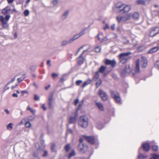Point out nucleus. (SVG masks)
Instances as JSON below:
<instances>
[{
	"label": "nucleus",
	"instance_id": "nucleus-1",
	"mask_svg": "<svg viewBox=\"0 0 159 159\" xmlns=\"http://www.w3.org/2000/svg\"><path fill=\"white\" fill-rule=\"evenodd\" d=\"M148 61L146 57H142L136 61V67L134 70H133L132 72L133 75L138 73L139 72V65L142 67H145L147 65Z\"/></svg>",
	"mask_w": 159,
	"mask_h": 159
},
{
	"label": "nucleus",
	"instance_id": "nucleus-2",
	"mask_svg": "<svg viewBox=\"0 0 159 159\" xmlns=\"http://www.w3.org/2000/svg\"><path fill=\"white\" fill-rule=\"evenodd\" d=\"M35 147L37 150L36 151L34 152L33 154L34 157L35 158V159H39L38 157V154L40 153L43 151L44 148L45 144L44 141H42L40 143H37L35 144Z\"/></svg>",
	"mask_w": 159,
	"mask_h": 159
},
{
	"label": "nucleus",
	"instance_id": "nucleus-3",
	"mask_svg": "<svg viewBox=\"0 0 159 159\" xmlns=\"http://www.w3.org/2000/svg\"><path fill=\"white\" fill-rule=\"evenodd\" d=\"M79 125L82 128H86L88 124V119L86 116H81L79 120Z\"/></svg>",
	"mask_w": 159,
	"mask_h": 159
},
{
	"label": "nucleus",
	"instance_id": "nucleus-4",
	"mask_svg": "<svg viewBox=\"0 0 159 159\" xmlns=\"http://www.w3.org/2000/svg\"><path fill=\"white\" fill-rule=\"evenodd\" d=\"M132 53L131 52L126 53H123L120 54L119 55L120 61L122 64L125 63L127 60L129 59V55L131 54Z\"/></svg>",
	"mask_w": 159,
	"mask_h": 159
},
{
	"label": "nucleus",
	"instance_id": "nucleus-5",
	"mask_svg": "<svg viewBox=\"0 0 159 159\" xmlns=\"http://www.w3.org/2000/svg\"><path fill=\"white\" fill-rule=\"evenodd\" d=\"M112 97L114 99L116 103H120L121 102V98L119 93L116 91H112L111 92Z\"/></svg>",
	"mask_w": 159,
	"mask_h": 159
},
{
	"label": "nucleus",
	"instance_id": "nucleus-6",
	"mask_svg": "<svg viewBox=\"0 0 159 159\" xmlns=\"http://www.w3.org/2000/svg\"><path fill=\"white\" fill-rule=\"evenodd\" d=\"M99 94L103 100L106 101L108 99V97L107 94L103 91L100 90L99 91Z\"/></svg>",
	"mask_w": 159,
	"mask_h": 159
},
{
	"label": "nucleus",
	"instance_id": "nucleus-7",
	"mask_svg": "<svg viewBox=\"0 0 159 159\" xmlns=\"http://www.w3.org/2000/svg\"><path fill=\"white\" fill-rule=\"evenodd\" d=\"M130 67L129 65H127L125 66V70L121 72V75L122 76H124L125 75V73H130Z\"/></svg>",
	"mask_w": 159,
	"mask_h": 159
},
{
	"label": "nucleus",
	"instance_id": "nucleus-8",
	"mask_svg": "<svg viewBox=\"0 0 159 159\" xmlns=\"http://www.w3.org/2000/svg\"><path fill=\"white\" fill-rule=\"evenodd\" d=\"M105 63L107 65H111V66L113 67L116 64V61L115 60H112L107 59L105 61Z\"/></svg>",
	"mask_w": 159,
	"mask_h": 159
},
{
	"label": "nucleus",
	"instance_id": "nucleus-9",
	"mask_svg": "<svg viewBox=\"0 0 159 159\" xmlns=\"http://www.w3.org/2000/svg\"><path fill=\"white\" fill-rule=\"evenodd\" d=\"M87 50H84L82 53L80 55L79 57L77 58V61L79 65H81L83 62L84 59L83 57H82V55Z\"/></svg>",
	"mask_w": 159,
	"mask_h": 159
},
{
	"label": "nucleus",
	"instance_id": "nucleus-10",
	"mask_svg": "<svg viewBox=\"0 0 159 159\" xmlns=\"http://www.w3.org/2000/svg\"><path fill=\"white\" fill-rule=\"evenodd\" d=\"M131 8V6L129 5H124L123 8L122 9L124 12H127L129 11Z\"/></svg>",
	"mask_w": 159,
	"mask_h": 159
},
{
	"label": "nucleus",
	"instance_id": "nucleus-11",
	"mask_svg": "<svg viewBox=\"0 0 159 159\" xmlns=\"http://www.w3.org/2000/svg\"><path fill=\"white\" fill-rule=\"evenodd\" d=\"M77 113L75 112L73 116H71L69 119V122L70 124L74 123L77 118Z\"/></svg>",
	"mask_w": 159,
	"mask_h": 159
},
{
	"label": "nucleus",
	"instance_id": "nucleus-12",
	"mask_svg": "<svg viewBox=\"0 0 159 159\" xmlns=\"http://www.w3.org/2000/svg\"><path fill=\"white\" fill-rule=\"evenodd\" d=\"M85 138L89 143L93 144L94 142V138L92 136H85Z\"/></svg>",
	"mask_w": 159,
	"mask_h": 159
},
{
	"label": "nucleus",
	"instance_id": "nucleus-13",
	"mask_svg": "<svg viewBox=\"0 0 159 159\" xmlns=\"http://www.w3.org/2000/svg\"><path fill=\"white\" fill-rule=\"evenodd\" d=\"M96 105L101 111L104 110V108L102 104L100 102H95Z\"/></svg>",
	"mask_w": 159,
	"mask_h": 159
},
{
	"label": "nucleus",
	"instance_id": "nucleus-14",
	"mask_svg": "<svg viewBox=\"0 0 159 159\" xmlns=\"http://www.w3.org/2000/svg\"><path fill=\"white\" fill-rule=\"evenodd\" d=\"M18 75H16L15 77H13L11 79L10 81L7 84L5 87L6 90L8 89L9 88V87L8 86V85L9 84L12 83L15 80L16 77L18 76Z\"/></svg>",
	"mask_w": 159,
	"mask_h": 159
},
{
	"label": "nucleus",
	"instance_id": "nucleus-15",
	"mask_svg": "<svg viewBox=\"0 0 159 159\" xmlns=\"http://www.w3.org/2000/svg\"><path fill=\"white\" fill-rule=\"evenodd\" d=\"M87 28H85L79 34H76L75 35L77 38H79L81 36L85 34L86 33V30H87Z\"/></svg>",
	"mask_w": 159,
	"mask_h": 159
},
{
	"label": "nucleus",
	"instance_id": "nucleus-16",
	"mask_svg": "<svg viewBox=\"0 0 159 159\" xmlns=\"http://www.w3.org/2000/svg\"><path fill=\"white\" fill-rule=\"evenodd\" d=\"M116 19L118 22L119 23H120L121 21H126V19L125 16H118L117 17Z\"/></svg>",
	"mask_w": 159,
	"mask_h": 159
},
{
	"label": "nucleus",
	"instance_id": "nucleus-17",
	"mask_svg": "<svg viewBox=\"0 0 159 159\" xmlns=\"http://www.w3.org/2000/svg\"><path fill=\"white\" fill-rule=\"evenodd\" d=\"M10 11V8L9 7H7L2 10V12L3 14H6L8 13Z\"/></svg>",
	"mask_w": 159,
	"mask_h": 159
},
{
	"label": "nucleus",
	"instance_id": "nucleus-18",
	"mask_svg": "<svg viewBox=\"0 0 159 159\" xmlns=\"http://www.w3.org/2000/svg\"><path fill=\"white\" fill-rule=\"evenodd\" d=\"M142 147L144 150L146 151H148L150 150V146L148 143L143 144Z\"/></svg>",
	"mask_w": 159,
	"mask_h": 159
},
{
	"label": "nucleus",
	"instance_id": "nucleus-19",
	"mask_svg": "<svg viewBox=\"0 0 159 159\" xmlns=\"http://www.w3.org/2000/svg\"><path fill=\"white\" fill-rule=\"evenodd\" d=\"M124 5L120 3H118L115 6L116 8L122 11V9L123 8Z\"/></svg>",
	"mask_w": 159,
	"mask_h": 159
},
{
	"label": "nucleus",
	"instance_id": "nucleus-20",
	"mask_svg": "<svg viewBox=\"0 0 159 159\" xmlns=\"http://www.w3.org/2000/svg\"><path fill=\"white\" fill-rule=\"evenodd\" d=\"M13 124L12 123H10L8 124L6 126V128L7 130L11 131L13 128Z\"/></svg>",
	"mask_w": 159,
	"mask_h": 159
},
{
	"label": "nucleus",
	"instance_id": "nucleus-21",
	"mask_svg": "<svg viewBox=\"0 0 159 159\" xmlns=\"http://www.w3.org/2000/svg\"><path fill=\"white\" fill-rule=\"evenodd\" d=\"M159 49V48H158V47H155L150 49L148 53H152L157 51Z\"/></svg>",
	"mask_w": 159,
	"mask_h": 159
},
{
	"label": "nucleus",
	"instance_id": "nucleus-22",
	"mask_svg": "<svg viewBox=\"0 0 159 159\" xmlns=\"http://www.w3.org/2000/svg\"><path fill=\"white\" fill-rule=\"evenodd\" d=\"M135 3L136 4L139 5H144L145 3V1L144 0H137L136 1Z\"/></svg>",
	"mask_w": 159,
	"mask_h": 159
},
{
	"label": "nucleus",
	"instance_id": "nucleus-23",
	"mask_svg": "<svg viewBox=\"0 0 159 159\" xmlns=\"http://www.w3.org/2000/svg\"><path fill=\"white\" fill-rule=\"evenodd\" d=\"M69 13V11H66L64 12L62 16V18L63 20L66 19L67 17L68 14Z\"/></svg>",
	"mask_w": 159,
	"mask_h": 159
},
{
	"label": "nucleus",
	"instance_id": "nucleus-24",
	"mask_svg": "<svg viewBox=\"0 0 159 159\" xmlns=\"http://www.w3.org/2000/svg\"><path fill=\"white\" fill-rule=\"evenodd\" d=\"M139 15L138 13L137 12H135L132 14V16L133 18L134 19H138L139 17Z\"/></svg>",
	"mask_w": 159,
	"mask_h": 159
},
{
	"label": "nucleus",
	"instance_id": "nucleus-25",
	"mask_svg": "<svg viewBox=\"0 0 159 159\" xmlns=\"http://www.w3.org/2000/svg\"><path fill=\"white\" fill-rule=\"evenodd\" d=\"M155 29H154L150 32L149 34V35L150 36L153 37L155 36L158 33V32L155 33Z\"/></svg>",
	"mask_w": 159,
	"mask_h": 159
},
{
	"label": "nucleus",
	"instance_id": "nucleus-26",
	"mask_svg": "<svg viewBox=\"0 0 159 159\" xmlns=\"http://www.w3.org/2000/svg\"><path fill=\"white\" fill-rule=\"evenodd\" d=\"M86 147H87L86 145H84V144L80 143L79 146V148L81 151L83 150Z\"/></svg>",
	"mask_w": 159,
	"mask_h": 159
},
{
	"label": "nucleus",
	"instance_id": "nucleus-27",
	"mask_svg": "<svg viewBox=\"0 0 159 159\" xmlns=\"http://www.w3.org/2000/svg\"><path fill=\"white\" fill-rule=\"evenodd\" d=\"M26 109L28 111H30V112L33 114H35L36 111L35 110L30 107L29 106H28L27 107Z\"/></svg>",
	"mask_w": 159,
	"mask_h": 159
},
{
	"label": "nucleus",
	"instance_id": "nucleus-28",
	"mask_svg": "<svg viewBox=\"0 0 159 159\" xmlns=\"http://www.w3.org/2000/svg\"><path fill=\"white\" fill-rule=\"evenodd\" d=\"M132 14L131 13H128L125 16L126 20H130L132 17Z\"/></svg>",
	"mask_w": 159,
	"mask_h": 159
},
{
	"label": "nucleus",
	"instance_id": "nucleus-29",
	"mask_svg": "<svg viewBox=\"0 0 159 159\" xmlns=\"http://www.w3.org/2000/svg\"><path fill=\"white\" fill-rule=\"evenodd\" d=\"M77 39H78V38H77V37H76V36L75 35H74V37H73L72 38L70 39L68 41V44H70V43H72L75 40Z\"/></svg>",
	"mask_w": 159,
	"mask_h": 159
},
{
	"label": "nucleus",
	"instance_id": "nucleus-30",
	"mask_svg": "<svg viewBox=\"0 0 159 159\" xmlns=\"http://www.w3.org/2000/svg\"><path fill=\"white\" fill-rule=\"evenodd\" d=\"M25 126L26 128H30L32 127V125L30 122L27 120L25 124Z\"/></svg>",
	"mask_w": 159,
	"mask_h": 159
},
{
	"label": "nucleus",
	"instance_id": "nucleus-31",
	"mask_svg": "<svg viewBox=\"0 0 159 159\" xmlns=\"http://www.w3.org/2000/svg\"><path fill=\"white\" fill-rule=\"evenodd\" d=\"M25 76L24 74H23L21 77L18 78L17 80L18 83H20L25 78Z\"/></svg>",
	"mask_w": 159,
	"mask_h": 159
},
{
	"label": "nucleus",
	"instance_id": "nucleus-32",
	"mask_svg": "<svg viewBox=\"0 0 159 159\" xmlns=\"http://www.w3.org/2000/svg\"><path fill=\"white\" fill-rule=\"evenodd\" d=\"M0 21L2 22L3 25H7V23L5 22L4 17L2 16H0Z\"/></svg>",
	"mask_w": 159,
	"mask_h": 159
},
{
	"label": "nucleus",
	"instance_id": "nucleus-33",
	"mask_svg": "<svg viewBox=\"0 0 159 159\" xmlns=\"http://www.w3.org/2000/svg\"><path fill=\"white\" fill-rule=\"evenodd\" d=\"M99 71H97L95 73L94 75V79L95 80L98 79L99 76Z\"/></svg>",
	"mask_w": 159,
	"mask_h": 159
},
{
	"label": "nucleus",
	"instance_id": "nucleus-34",
	"mask_svg": "<svg viewBox=\"0 0 159 159\" xmlns=\"http://www.w3.org/2000/svg\"><path fill=\"white\" fill-rule=\"evenodd\" d=\"M67 44H69L68 41L64 40L61 42V46H64L67 45Z\"/></svg>",
	"mask_w": 159,
	"mask_h": 159
},
{
	"label": "nucleus",
	"instance_id": "nucleus-35",
	"mask_svg": "<svg viewBox=\"0 0 159 159\" xmlns=\"http://www.w3.org/2000/svg\"><path fill=\"white\" fill-rule=\"evenodd\" d=\"M101 83L102 80L100 79H99L97 81L96 84L97 88L98 87H99L100 85L101 84Z\"/></svg>",
	"mask_w": 159,
	"mask_h": 159
},
{
	"label": "nucleus",
	"instance_id": "nucleus-36",
	"mask_svg": "<svg viewBox=\"0 0 159 159\" xmlns=\"http://www.w3.org/2000/svg\"><path fill=\"white\" fill-rule=\"evenodd\" d=\"M91 81V80H89L87 81L84 82L82 85V87H84L85 86L89 84L90 83Z\"/></svg>",
	"mask_w": 159,
	"mask_h": 159
},
{
	"label": "nucleus",
	"instance_id": "nucleus-37",
	"mask_svg": "<svg viewBox=\"0 0 159 159\" xmlns=\"http://www.w3.org/2000/svg\"><path fill=\"white\" fill-rule=\"evenodd\" d=\"M138 157L140 159H143L147 157V156L145 155H143L142 154L139 153Z\"/></svg>",
	"mask_w": 159,
	"mask_h": 159
},
{
	"label": "nucleus",
	"instance_id": "nucleus-38",
	"mask_svg": "<svg viewBox=\"0 0 159 159\" xmlns=\"http://www.w3.org/2000/svg\"><path fill=\"white\" fill-rule=\"evenodd\" d=\"M103 35V34L102 33H99L97 35V38L100 41V40L101 39V37Z\"/></svg>",
	"mask_w": 159,
	"mask_h": 159
},
{
	"label": "nucleus",
	"instance_id": "nucleus-39",
	"mask_svg": "<svg viewBox=\"0 0 159 159\" xmlns=\"http://www.w3.org/2000/svg\"><path fill=\"white\" fill-rule=\"evenodd\" d=\"M105 69H106V68L105 67L102 66L100 68V69L98 71H99V72L103 73Z\"/></svg>",
	"mask_w": 159,
	"mask_h": 159
},
{
	"label": "nucleus",
	"instance_id": "nucleus-40",
	"mask_svg": "<svg viewBox=\"0 0 159 159\" xmlns=\"http://www.w3.org/2000/svg\"><path fill=\"white\" fill-rule=\"evenodd\" d=\"M27 120V118H24V119H23L21 121L20 123V125H22L25 122H26V121Z\"/></svg>",
	"mask_w": 159,
	"mask_h": 159
},
{
	"label": "nucleus",
	"instance_id": "nucleus-41",
	"mask_svg": "<svg viewBox=\"0 0 159 159\" xmlns=\"http://www.w3.org/2000/svg\"><path fill=\"white\" fill-rule=\"evenodd\" d=\"M101 48L100 46H98L95 48V51L97 52H100Z\"/></svg>",
	"mask_w": 159,
	"mask_h": 159
},
{
	"label": "nucleus",
	"instance_id": "nucleus-42",
	"mask_svg": "<svg viewBox=\"0 0 159 159\" xmlns=\"http://www.w3.org/2000/svg\"><path fill=\"white\" fill-rule=\"evenodd\" d=\"M75 152L73 151L71 153H70L68 156V158H70L72 156H75Z\"/></svg>",
	"mask_w": 159,
	"mask_h": 159
},
{
	"label": "nucleus",
	"instance_id": "nucleus-43",
	"mask_svg": "<svg viewBox=\"0 0 159 159\" xmlns=\"http://www.w3.org/2000/svg\"><path fill=\"white\" fill-rule=\"evenodd\" d=\"M70 144H67L65 148L66 151L67 152L70 149Z\"/></svg>",
	"mask_w": 159,
	"mask_h": 159
},
{
	"label": "nucleus",
	"instance_id": "nucleus-44",
	"mask_svg": "<svg viewBox=\"0 0 159 159\" xmlns=\"http://www.w3.org/2000/svg\"><path fill=\"white\" fill-rule=\"evenodd\" d=\"M24 14L25 16H28L29 14V11L28 10H26L24 11Z\"/></svg>",
	"mask_w": 159,
	"mask_h": 159
},
{
	"label": "nucleus",
	"instance_id": "nucleus-45",
	"mask_svg": "<svg viewBox=\"0 0 159 159\" xmlns=\"http://www.w3.org/2000/svg\"><path fill=\"white\" fill-rule=\"evenodd\" d=\"M152 149L154 151H157L158 149V147L157 146H153L152 147Z\"/></svg>",
	"mask_w": 159,
	"mask_h": 159
},
{
	"label": "nucleus",
	"instance_id": "nucleus-46",
	"mask_svg": "<svg viewBox=\"0 0 159 159\" xmlns=\"http://www.w3.org/2000/svg\"><path fill=\"white\" fill-rule=\"evenodd\" d=\"M109 28V27L108 24L107 23H106L105 24V26L103 28V30H105L106 29H108Z\"/></svg>",
	"mask_w": 159,
	"mask_h": 159
},
{
	"label": "nucleus",
	"instance_id": "nucleus-47",
	"mask_svg": "<svg viewBox=\"0 0 159 159\" xmlns=\"http://www.w3.org/2000/svg\"><path fill=\"white\" fill-rule=\"evenodd\" d=\"M155 67L159 70V60L156 61L155 64Z\"/></svg>",
	"mask_w": 159,
	"mask_h": 159
},
{
	"label": "nucleus",
	"instance_id": "nucleus-48",
	"mask_svg": "<svg viewBox=\"0 0 159 159\" xmlns=\"http://www.w3.org/2000/svg\"><path fill=\"white\" fill-rule=\"evenodd\" d=\"M34 99L35 100H38L39 99V97L37 95L35 94L34 95Z\"/></svg>",
	"mask_w": 159,
	"mask_h": 159
},
{
	"label": "nucleus",
	"instance_id": "nucleus-49",
	"mask_svg": "<svg viewBox=\"0 0 159 159\" xmlns=\"http://www.w3.org/2000/svg\"><path fill=\"white\" fill-rule=\"evenodd\" d=\"M107 40V37H105L104 38L101 39V40H100V42L101 43H102L104 41H106Z\"/></svg>",
	"mask_w": 159,
	"mask_h": 159
},
{
	"label": "nucleus",
	"instance_id": "nucleus-50",
	"mask_svg": "<svg viewBox=\"0 0 159 159\" xmlns=\"http://www.w3.org/2000/svg\"><path fill=\"white\" fill-rule=\"evenodd\" d=\"M82 80H78L76 82V84L77 85H79L82 82Z\"/></svg>",
	"mask_w": 159,
	"mask_h": 159
},
{
	"label": "nucleus",
	"instance_id": "nucleus-51",
	"mask_svg": "<svg viewBox=\"0 0 159 159\" xmlns=\"http://www.w3.org/2000/svg\"><path fill=\"white\" fill-rule=\"evenodd\" d=\"M116 25L115 24H113L111 26V29L112 30H115Z\"/></svg>",
	"mask_w": 159,
	"mask_h": 159
},
{
	"label": "nucleus",
	"instance_id": "nucleus-52",
	"mask_svg": "<svg viewBox=\"0 0 159 159\" xmlns=\"http://www.w3.org/2000/svg\"><path fill=\"white\" fill-rule=\"evenodd\" d=\"M85 46L84 45H83L78 50L77 52L76 53V55H77L78 53L79 52L81 49H83L84 47Z\"/></svg>",
	"mask_w": 159,
	"mask_h": 159
},
{
	"label": "nucleus",
	"instance_id": "nucleus-53",
	"mask_svg": "<svg viewBox=\"0 0 159 159\" xmlns=\"http://www.w3.org/2000/svg\"><path fill=\"white\" fill-rule=\"evenodd\" d=\"M48 152L46 150H45L44 151V154L43 155V157H44L48 155Z\"/></svg>",
	"mask_w": 159,
	"mask_h": 159
},
{
	"label": "nucleus",
	"instance_id": "nucleus-54",
	"mask_svg": "<svg viewBox=\"0 0 159 159\" xmlns=\"http://www.w3.org/2000/svg\"><path fill=\"white\" fill-rule=\"evenodd\" d=\"M52 3L54 5H56L57 4L58 1L57 0H53Z\"/></svg>",
	"mask_w": 159,
	"mask_h": 159
},
{
	"label": "nucleus",
	"instance_id": "nucleus-55",
	"mask_svg": "<svg viewBox=\"0 0 159 159\" xmlns=\"http://www.w3.org/2000/svg\"><path fill=\"white\" fill-rule=\"evenodd\" d=\"M155 159H159V155L154 154L153 155Z\"/></svg>",
	"mask_w": 159,
	"mask_h": 159
},
{
	"label": "nucleus",
	"instance_id": "nucleus-56",
	"mask_svg": "<svg viewBox=\"0 0 159 159\" xmlns=\"http://www.w3.org/2000/svg\"><path fill=\"white\" fill-rule=\"evenodd\" d=\"M96 126L97 128L99 129H101L103 127L101 125H97Z\"/></svg>",
	"mask_w": 159,
	"mask_h": 159
},
{
	"label": "nucleus",
	"instance_id": "nucleus-57",
	"mask_svg": "<svg viewBox=\"0 0 159 159\" xmlns=\"http://www.w3.org/2000/svg\"><path fill=\"white\" fill-rule=\"evenodd\" d=\"M55 147V144H52L51 146V149L52 151H53L54 150Z\"/></svg>",
	"mask_w": 159,
	"mask_h": 159
},
{
	"label": "nucleus",
	"instance_id": "nucleus-58",
	"mask_svg": "<svg viewBox=\"0 0 159 159\" xmlns=\"http://www.w3.org/2000/svg\"><path fill=\"white\" fill-rule=\"evenodd\" d=\"M79 100L78 99H76L75 100L74 104L75 105H76L78 103Z\"/></svg>",
	"mask_w": 159,
	"mask_h": 159
},
{
	"label": "nucleus",
	"instance_id": "nucleus-59",
	"mask_svg": "<svg viewBox=\"0 0 159 159\" xmlns=\"http://www.w3.org/2000/svg\"><path fill=\"white\" fill-rule=\"evenodd\" d=\"M18 85V84H16L15 85L12 86L11 87V89H13L15 88H16Z\"/></svg>",
	"mask_w": 159,
	"mask_h": 159
},
{
	"label": "nucleus",
	"instance_id": "nucleus-60",
	"mask_svg": "<svg viewBox=\"0 0 159 159\" xmlns=\"http://www.w3.org/2000/svg\"><path fill=\"white\" fill-rule=\"evenodd\" d=\"M10 17V16L9 15H7L5 17V19L7 20H8Z\"/></svg>",
	"mask_w": 159,
	"mask_h": 159
},
{
	"label": "nucleus",
	"instance_id": "nucleus-61",
	"mask_svg": "<svg viewBox=\"0 0 159 159\" xmlns=\"http://www.w3.org/2000/svg\"><path fill=\"white\" fill-rule=\"evenodd\" d=\"M83 100L80 103V104L79 105V108H80L81 107V106L83 105Z\"/></svg>",
	"mask_w": 159,
	"mask_h": 159
},
{
	"label": "nucleus",
	"instance_id": "nucleus-62",
	"mask_svg": "<svg viewBox=\"0 0 159 159\" xmlns=\"http://www.w3.org/2000/svg\"><path fill=\"white\" fill-rule=\"evenodd\" d=\"M67 133H72V130L70 129H68L67 131Z\"/></svg>",
	"mask_w": 159,
	"mask_h": 159
},
{
	"label": "nucleus",
	"instance_id": "nucleus-63",
	"mask_svg": "<svg viewBox=\"0 0 159 159\" xmlns=\"http://www.w3.org/2000/svg\"><path fill=\"white\" fill-rule=\"evenodd\" d=\"M57 75L55 73H53L52 74V76L54 78L57 76Z\"/></svg>",
	"mask_w": 159,
	"mask_h": 159
},
{
	"label": "nucleus",
	"instance_id": "nucleus-64",
	"mask_svg": "<svg viewBox=\"0 0 159 159\" xmlns=\"http://www.w3.org/2000/svg\"><path fill=\"white\" fill-rule=\"evenodd\" d=\"M12 96H13V97L16 98H17L18 97V95L15 93H13L12 95Z\"/></svg>",
	"mask_w": 159,
	"mask_h": 159
}]
</instances>
